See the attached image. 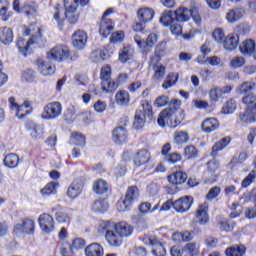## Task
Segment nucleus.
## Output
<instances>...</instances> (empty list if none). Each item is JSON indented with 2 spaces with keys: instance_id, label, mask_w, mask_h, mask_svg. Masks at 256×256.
I'll return each instance as SVG.
<instances>
[{
  "instance_id": "nucleus-1",
  "label": "nucleus",
  "mask_w": 256,
  "mask_h": 256,
  "mask_svg": "<svg viewBox=\"0 0 256 256\" xmlns=\"http://www.w3.org/2000/svg\"><path fill=\"white\" fill-rule=\"evenodd\" d=\"M23 35L30 36L29 40L23 38H18L16 45L20 53L27 56V51L31 45H36V47H43L45 45V40L41 34V28L36 24H30L28 28H24Z\"/></svg>"
},
{
  "instance_id": "nucleus-2",
  "label": "nucleus",
  "mask_w": 256,
  "mask_h": 256,
  "mask_svg": "<svg viewBox=\"0 0 256 256\" xmlns=\"http://www.w3.org/2000/svg\"><path fill=\"white\" fill-rule=\"evenodd\" d=\"M185 119V112L177 110L176 108H166L159 114L157 123L159 127H170V129H177Z\"/></svg>"
},
{
  "instance_id": "nucleus-3",
  "label": "nucleus",
  "mask_w": 256,
  "mask_h": 256,
  "mask_svg": "<svg viewBox=\"0 0 256 256\" xmlns=\"http://www.w3.org/2000/svg\"><path fill=\"white\" fill-rule=\"evenodd\" d=\"M101 79V89H95L94 93L96 95H101L102 93H113L119 84L111 79V66H104L100 72Z\"/></svg>"
},
{
  "instance_id": "nucleus-4",
  "label": "nucleus",
  "mask_w": 256,
  "mask_h": 256,
  "mask_svg": "<svg viewBox=\"0 0 256 256\" xmlns=\"http://www.w3.org/2000/svg\"><path fill=\"white\" fill-rule=\"evenodd\" d=\"M165 43L161 42L155 48V55L150 58V67H152L154 74L152 76V81H161L165 77V66L161 64V47Z\"/></svg>"
},
{
  "instance_id": "nucleus-5",
  "label": "nucleus",
  "mask_w": 256,
  "mask_h": 256,
  "mask_svg": "<svg viewBox=\"0 0 256 256\" xmlns=\"http://www.w3.org/2000/svg\"><path fill=\"white\" fill-rule=\"evenodd\" d=\"M63 113V105L59 101H53L44 105L41 118L45 121H55L59 119Z\"/></svg>"
},
{
  "instance_id": "nucleus-6",
  "label": "nucleus",
  "mask_w": 256,
  "mask_h": 256,
  "mask_svg": "<svg viewBox=\"0 0 256 256\" xmlns=\"http://www.w3.org/2000/svg\"><path fill=\"white\" fill-rule=\"evenodd\" d=\"M141 107L142 109L137 110L134 116L133 127L137 130L143 129L145 127V117H151L153 114V107L149 102H142Z\"/></svg>"
},
{
  "instance_id": "nucleus-7",
  "label": "nucleus",
  "mask_w": 256,
  "mask_h": 256,
  "mask_svg": "<svg viewBox=\"0 0 256 256\" xmlns=\"http://www.w3.org/2000/svg\"><path fill=\"white\" fill-rule=\"evenodd\" d=\"M158 39H159V35H157V33L155 32H151L147 36L146 41L143 40V38H141V36L139 35L134 36L135 43L138 45L139 49H141L144 55H147L149 51H151V49L155 47V43H157Z\"/></svg>"
},
{
  "instance_id": "nucleus-8",
  "label": "nucleus",
  "mask_w": 256,
  "mask_h": 256,
  "mask_svg": "<svg viewBox=\"0 0 256 256\" xmlns=\"http://www.w3.org/2000/svg\"><path fill=\"white\" fill-rule=\"evenodd\" d=\"M70 57L71 51L65 45H58L47 53V59H52V61H67Z\"/></svg>"
},
{
  "instance_id": "nucleus-9",
  "label": "nucleus",
  "mask_w": 256,
  "mask_h": 256,
  "mask_svg": "<svg viewBox=\"0 0 256 256\" xmlns=\"http://www.w3.org/2000/svg\"><path fill=\"white\" fill-rule=\"evenodd\" d=\"M143 243L145 245H151L153 247L152 249V255L154 256H165L167 255V250H165V247L161 242L157 241V238L155 236H145L143 238Z\"/></svg>"
},
{
  "instance_id": "nucleus-10",
  "label": "nucleus",
  "mask_w": 256,
  "mask_h": 256,
  "mask_svg": "<svg viewBox=\"0 0 256 256\" xmlns=\"http://www.w3.org/2000/svg\"><path fill=\"white\" fill-rule=\"evenodd\" d=\"M208 169L206 172V176L204 179V183L206 185H213L217 181V177H219V173H217L219 169V162L212 160L207 163Z\"/></svg>"
},
{
  "instance_id": "nucleus-11",
  "label": "nucleus",
  "mask_w": 256,
  "mask_h": 256,
  "mask_svg": "<svg viewBox=\"0 0 256 256\" xmlns=\"http://www.w3.org/2000/svg\"><path fill=\"white\" fill-rule=\"evenodd\" d=\"M38 223L43 233H53L55 231V220L47 213L39 216Z\"/></svg>"
},
{
  "instance_id": "nucleus-12",
  "label": "nucleus",
  "mask_w": 256,
  "mask_h": 256,
  "mask_svg": "<svg viewBox=\"0 0 256 256\" xmlns=\"http://www.w3.org/2000/svg\"><path fill=\"white\" fill-rule=\"evenodd\" d=\"M191 205H193V197L184 196L174 201L173 209L176 213H187L191 209Z\"/></svg>"
},
{
  "instance_id": "nucleus-13",
  "label": "nucleus",
  "mask_w": 256,
  "mask_h": 256,
  "mask_svg": "<svg viewBox=\"0 0 256 256\" xmlns=\"http://www.w3.org/2000/svg\"><path fill=\"white\" fill-rule=\"evenodd\" d=\"M26 129L30 131V137L32 139H43L45 135V128L34 121H28L26 123Z\"/></svg>"
},
{
  "instance_id": "nucleus-14",
  "label": "nucleus",
  "mask_w": 256,
  "mask_h": 256,
  "mask_svg": "<svg viewBox=\"0 0 256 256\" xmlns=\"http://www.w3.org/2000/svg\"><path fill=\"white\" fill-rule=\"evenodd\" d=\"M112 136H113V141L117 145H123L127 143L128 141V133H127V128L123 126L116 127L112 131Z\"/></svg>"
},
{
  "instance_id": "nucleus-15",
  "label": "nucleus",
  "mask_w": 256,
  "mask_h": 256,
  "mask_svg": "<svg viewBox=\"0 0 256 256\" xmlns=\"http://www.w3.org/2000/svg\"><path fill=\"white\" fill-rule=\"evenodd\" d=\"M114 231H116L122 239L124 237H131V235H133V226L125 221L114 223Z\"/></svg>"
},
{
  "instance_id": "nucleus-16",
  "label": "nucleus",
  "mask_w": 256,
  "mask_h": 256,
  "mask_svg": "<svg viewBox=\"0 0 256 256\" xmlns=\"http://www.w3.org/2000/svg\"><path fill=\"white\" fill-rule=\"evenodd\" d=\"M72 43L75 49H83L87 45V33L83 30H77L72 35Z\"/></svg>"
},
{
  "instance_id": "nucleus-17",
  "label": "nucleus",
  "mask_w": 256,
  "mask_h": 256,
  "mask_svg": "<svg viewBox=\"0 0 256 256\" xmlns=\"http://www.w3.org/2000/svg\"><path fill=\"white\" fill-rule=\"evenodd\" d=\"M209 205L207 203L200 204L196 211V219L200 225L209 223Z\"/></svg>"
},
{
  "instance_id": "nucleus-18",
  "label": "nucleus",
  "mask_w": 256,
  "mask_h": 256,
  "mask_svg": "<svg viewBox=\"0 0 256 256\" xmlns=\"http://www.w3.org/2000/svg\"><path fill=\"white\" fill-rule=\"evenodd\" d=\"M115 29V22L109 18H102L100 22L99 33L102 37H109Z\"/></svg>"
},
{
  "instance_id": "nucleus-19",
  "label": "nucleus",
  "mask_w": 256,
  "mask_h": 256,
  "mask_svg": "<svg viewBox=\"0 0 256 256\" xmlns=\"http://www.w3.org/2000/svg\"><path fill=\"white\" fill-rule=\"evenodd\" d=\"M137 17L141 23H149L155 17V10L149 7H142L137 11Z\"/></svg>"
},
{
  "instance_id": "nucleus-20",
  "label": "nucleus",
  "mask_w": 256,
  "mask_h": 256,
  "mask_svg": "<svg viewBox=\"0 0 256 256\" xmlns=\"http://www.w3.org/2000/svg\"><path fill=\"white\" fill-rule=\"evenodd\" d=\"M255 47H256L255 40L253 39L244 40L239 45L240 53H242V55H245L246 57H251V55L255 54Z\"/></svg>"
},
{
  "instance_id": "nucleus-21",
  "label": "nucleus",
  "mask_w": 256,
  "mask_h": 256,
  "mask_svg": "<svg viewBox=\"0 0 256 256\" xmlns=\"http://www.w3.org/2000/svg\"><path fill=\"white\" fill-rule=\"evenodd\" d=\"M245 15V9L241 6L230 9L226 13V20L228 23H235Z\"/></svg>"
},
{
  "instance_id": "nucleus-22",
  "label": "nucleus",
  "mask_w": 256,
  "mask_h": 256,
  "mask_svg": "<svg viewBox=\"0 0 256 256\" xmlns=\"http://www.w3.org/2000/svg\"><path fill=\"white\" fill-rule=\"evenodd\" d=\"M150 160H151V153H149V151L145 149L139 150L134 155V164L137 167H141L142 165H147V162Z\"/></svg>"
},
{
  "instance_id": "nucleus-23",
  "label": "nucleus",
  "mask_w": 256,
  "mask_h": 256,
  "mask_svg": "<svg viewBox=\"0 0 256 256\" xmlns=\"http://www.w3.org/2000/svg\"><path fill=\"white\" fill-rule=\"evenodd\" d=\"M105 240L110 247H121V245H123V238L115 230L108 232L105 236Z\"/></svg>"
},
{
  "instance_id": "nucleus-24",
  "label": "nucleus",
  "mask_w": 256,
  "mask_h": 256,
  "mask_svg": "<svg viewBox=\"0 0 256 256\" xmlns=\"http://www.w3.org/2000/svg\"><path fill=\"white\" fill-rule=\"evenodd\" d=\"M174 15L178 23H186V21L191 19V9L181 6L174 11Z\"/></svg>"
},
{
  "instance_id": "nucleus-25",
  "label": "nucleus",
  "mask_w": 256,
  "mask_h": 256,
  "mask_svg": "<svg viewBox=\"0 0 256 256\" xmlns=\"http://www.w3.org/2000/svg\"><path fill=\"white\" fill-rule=\"evenodd\" d=\"M201 127L204 133H213V131L219 129V120L216 118H207L202 122Z\"/></svg>"
},
{
  "instance_id": "nucleus-26",
  "label": "nucleus",
  "mask_w": 256,
  "mask_h": 256,
  "mask_svg": "<svg viewBox=\"0 0 256 256\" xmlns=\"http://www.w3.org/2000/svg\"><path fill=\"white\" fill-rule=\"evenodd\" d=\"M222 43L226 51H233V49H237V46L239 45V36L236 34H230Z\"/></svg>"
},
{
  "instance_id": "nucleus-27",
  "label": "nucleus",
  "mask_w": 256,
  "mask_h": 256,
  "mask_svg": "<svg viewBox=\"0 0 256 256\" xmlns=\"http://www.w3.org/2000/svg\"><path fill=\"white\" fill-rule=\"evenodd\" d=\"M116 105H120L121 107H127L129 105V101H131V96L129 92L125 90H119L115 94Z\"/></svg>"
},
{
  "instance_id": "nucleus-28",
  "label": "nucleus",
  "mask_w": 256,
  "mask_h": 256,
  "mask_svg": "<svg viewBox=\"0 0 256 256\" xmlns=\"http://www.w3.org/2000/svg\"><path fill=\"white\" fill-rule=\"evenodd\" d=\"M0 43H3V45H10V43H13V30L11 28H0Z\"/></svg>"
},
{
  "instance_id": "nucleus-29",
  "label": "nucleus",
  "mask_w": 256,
  "mask_h": 256,
  "mask_svg": "<svg viewBox=\"0 0 256 256\" xmlns=\"http://www.w3.org/2000/svg\"><path fill=\"white\" fill-rule=\"evenodd\" d=\"M247 253V248L243 245H233L225 250L226 256H244Z\"/></svg>"
},
{
  "instance_id": "nucleus-30",
  "label": "nucleus",
  "mask_w": 256,
  "mask_h": 256,
  "mask_svg": "<svg viewBox=\"0 0 256 256\" xmlns=\"http://www.w3.org/2000/svg\"><path fill=\"white\" fill-rule=\"evenodd\" d=\"M83 191V184L81 182L74 181L67 190V195L70 199H75L81 195Z\"/></svg>"
},
{
  "instance_id": "nucleus-31",
  "label": "nucleus",
  "mask_w": 256,
  "mask_h": 256,
  "mask_svg": "<svg viewBox=\"0 0 256 256\" xmlns=\"http://www.w3.org/2000/svg\"><path fill=\"white\" fill-rule=\"evenodd\" d=\"M3 163L8 169H17V167H19V155L15 153L7 154Z\"/></svg>"
},
{
  "instance_id": "nucleus-32",
  "label": "nucleus",
  "mask_w": 256,
  "mask_h": 256,
  "mask_svg": "<svg viewBox=\"0 0 256 256\" xmlns=\"http://www.w3.org/2000/svg\"><path fill=\"white\" fill-rule=\"evenodd\" d=\"M168 181L169 183H172V185H182V183L187 181V173H184L183 171L174 172L168 176Z\"/></svg>"
},
{
  "instance_id": "nucleus-33",
  "label": "nucleus",
  "mask_w": 256,
  "mask_h": 256,
  "mask_svg": "<svg viewBox=\"0 0 256 256\" xmlns=\"http://www.w3.org/2000/svg\"><path fill=\"white\" fill-rule=\"evenodd\" d=\"M103 246L99 243H92L85 248L86 256H103Z\"/></svg>"
},
{
  "instance_id": "nucleus-34",
  "label": "nucleus",
  "mask_w": 256,
  "mask_h": 256,
  "mask_svg": "<svg viewBox=\"0 0 256 256\" xmlns=\"http://www.w3.org/2000/svg\"><path fill=\"white\" fill-rule=\"evenodd\" d=\"M38 71L41 73V75H44V77H48L49 75H53L55 73V66L43 60H38Z\"/></svg>"
},
{
  "instance_id": "nucleus-35",
  "label": "nucleus",
  "mask_w": 256,
  "mask_h": 256,
  "mask_svg": "<svg viewBox=\"0 0 256 256\" xmlns=\"http://www.w3.org/2000/svg\"><path fill=\"white\" fill-rule=\"evenodd\" d=\"M112 231H115V223L111 221H102L97 228V233H99V235L106 236Z\"/></svg>"
},
{
  "instance_id": "nucleus-36",
  "label": "nucleus",
  "mask_w": 256,
  "mask_h": 256,
  "mask_svg": "<svg viewBox=\"0 0 256 256\" xmlns=\"http://www.w3.org/2000/svg\"><path fill=\"white\" fill-rule=\"evenodd\" d=\"M229 143H231V138L229 137H224L218 142H216L212 147V152H211L212 157H217V153H219V151H223Z\"/></svg>"
},
{
  "instance_id": "nucleus-37",
  "label": "nucleus",
  "mask_w": 256,
  "mask_h": 256,
  "mask_svg": "<svg viewBox=\"0 0 256 256\" xmlns=\"http://www.w3.org/2000/svg\"><path fill=\"white\" fill-rule=\"evenodd\" d=\"M59 188V182H49L44 188L41 189L40 193L42 197H50V195H55L57 189Z\"/></svg>"
},
{
  "instance_id": "nucleus-38",
  "label": "nucleus",
  "mask_w": 256,
  "mask_h": 256,
  "mask_svg": "<svg viewBox=\"0 0 256 256\" xmlns=\"http://www.w3.org/2000/svg\"><path fill=\"white\" fill-rule=\"evenodd\" d=\"M173 239L174 241H182L183 243H189V241H193V232H176L173 234Z\"/></svg>"
},
{
  "instance_id": "nucleus-39",
  "label": "nucleus",
  "mask_w": 256,
  "mask_h": 256,
  "mask_svg": "<svg viewBox=\"0 0 256 256\" xmlns=\"http://www.w3.org/2000/svg\"><path fill=\"white\" fill-rule=\"evenodd\" d=\"M94 213H105L109 209V203L105 200H95L91 206Z\"/></svg>"
},
{
  "instance_id": "nucleus-40",
  "label": "nucleus",
  "mask_w": 256,
  "mask_h": 256,
  "mask_svg": "<svg viewBox=\"0 0 256 256\" xmlns=\"http://www.w3.org/2000/svg\"><path fill=\"white\" fill-rule=\"evenodd\" d=\"M175 21L176 18H173V11L171 10L164 11L160 17V23L164 27H170Z\"/></svg>"
},
{
  "instance_id": "nucleus-41",
  "label": "nucleus",
  "mask_w": 256,
  "mask_h": 256,
  "mask_svg": "<svg viewBox=\"0 0 256 256\" xmlns=\"http://www.w3.org/2000/svg\"><path fill=\"white\" fill-rule=\"evenodd\" d=\"M125 199H127L130 203H135L139 199V188L137 186H130L128 187Z\"/></svg>"
},
{
  "instance_id": "nucleus-42",
  "label": "nucleus",
  "mask_w": 256,
  "mask_h": 256,
  "mask_svg": "<svg viewBox=\"0 0 256 256\" xmlns=\"http://www.w3.org/2000/svg\"><path fill=\"white\" fill-rule=\"evenodd\" d=\"M177 81H179V73H170L164 80L162 87L164 89H171V87H173Z\"/></svg>"
},
{
  "instance_id": "nucleus-43",
  "label": "nucleus",
  "mask_w": 256,
  "mask_h": 256,
  "mask_svg": "<svg viewBox=\"0 0 256 256\" xmlns=\"http://www.w3.org/2000/svg\"><path fill=\"white\" fill-rule=\"evenodd\" d=\"M134 50L130 46L124 47L119 52V61L121 63H127L131 57H133Z\"/></svg>"
},
{
  "instance_id": "nucleus-44",
  "label": "nucleus",
  "mask_w": 256,
  "mask_h": 256,
  "mask_svg": "<svg viewBox=\"0 0 256 256\" xmlns=\"http://www.w3.org/2000/svg\"><path fill=\"white\" fill-rule=\"evenodd\" d=\"M0 17L2 21H9L11 13L9 12V2L6 0H0Z\"/></svg>"
},
{
  "instance_id": "nucleus-45",
  "label": "nucleus",
  "mask_w": 256,
  "mask_h": 256,
  "mask_svg": "<svg viewBox=\"0 0 256 256\" xmlns=\"http://www.w3.org/2000/svg\"><path fill=\"white\" fill-rule=\"evenodd\" d=\"M184 256H197L199 255V248L195 242L187 243L183 247Z\"/></svg>"
},
{
  "instance_id": "nucleus-46",
  "label": "nucleus",
  "mask_w": 256,
  "mask_h": 256,
  "mask_svg": "<svg viewBox=\"0 0 256 256\" xmlns=\"http://www.w3.org/2000/svg\"><path fill=\"white\" fill-rule=\"evenodd\" d=\"M70 143L79 147H85V136L78 132H73L70 137Z\"/></svg>"
},
{
  "instance_id": "nucleus-47",
  "label": "nucleus",
  "mask_w": 256,
  "mask_h": 256,
  "mask_svg": "<svg viewBox=\"0 0 256 256\" xmlns=\"http://www.w3.org/2000/svg\"><path fill=\"white\" fill-rule=\"evenodd\" d=\"M219 225L220 231H226V233H229L230 231L235 229V227H237V223L235 221L227 219L220 221Z\"/></svg>"
},
{
  "instance_id": "nucleus-48",
  "label": "nucleus",
  "mask_w": 256,
  "mask_h": 256,
  "mask_svg": "<svg viewBox=\"0 0 256 256\" xmlns=\"http://www.w3.org/2000/svg\"><path fill=\"white\" fill-rule=\"evenodd\" d=\"M109 190V186L105 182V180H98L94 183L93 191L97 193V195H103V193H107Z\"/></svg>"
},
{
  "instance_id": "nucleus-49",
  "label": "nucleus",
  "mask_w": 256,
  "mask_h": 256,
  "mask_svg": "<svg viewBox=\"0 0 256 256\" xmlns=\"http://www.w3.org/2000/svg\"><path fill=\"white\" fill-rule=\"evenodd\" d=\"M189 141V134L185 131H176L174 133V143L176 145H183V143H187Z\"/></svg>"
},
{
  "instance_id": "nucleus-50",
  "label": "nucleus",
  "mask_w": 256,
  "mask_h": 256,
  "mask_svg": "<svg viewBox=\"0 0 256 256\" xmlns=\"http://www.w3.org/2000/svg\"><path fill=\"white\" fill-rule=\"evenodd\" d=\"M183 155L186 159H196L199 157V150L194 145H188L184 148Z\"/></svg>"
},
{
  "instance_id": "nucleus-51",
  "label": "nucleus",
  "mask_w": 256,
  "mask_h": 256,
  "mask_svg": "<svg viewBox=\"0 0 256 256\" xmlns=\"http://www.w3.org/2000/svg\"><path fill=\"white\" fill-rule=\"evenodd\" d=\"M25 235H32L35 233V221L33 219L26 218L22 221Z\"/></svg>"
},
{
  "instance_id": "nucleus-52",
  "label": "nucleus",
  "mask_w": 256,
  "mask_h": 256,
  "mask_svg": "<svg viewBox=\"0 0 256 256\" xmlns=\"http://www.w3.org/2000/svg\"><path fill=\"white\" fill-rule=\"evenodd\" d=\"M65 13H76L79 0H64Z\"/></svg>"
},
{
  "instance_id": "nucleus-53",
  "label": "nucleus",
  "mask_w": 256,
  "mask_h": 256,
  "mask_svg": "<svg viewBox=\"0 0 256 256\" xmlns=\"http://www.w3.org/2000/svg\"><path fill=\"white\" fill-rule=\"evenodd\" d=\"M76 113H77V110L75 109V106L73 105L68 106L64 111V121L68 123H73V121H75Z\"/></svg>"
},
{
  "instance_id": "nucleus-54",
  "label": "nucleus",
  "mask_w": 256,
  "mask_h": 256,
  "mask_svg": "<svg viewBox=\"0 0 256 256\" xmlns=\"http://www.w3.org/2000/svg\"><path fill=\"white\" fill-rule=\"evenodd\" d=\"M255 89V82H244L240 86H238V93L240 95H247V93L253 91Z\"/></svg>"
},
{
  "instance_id": "nucleus-55",
  "label": "nucleus",
  "mask_w": 256,
  "mask_h": 256,
  "mask_svg": "<svg viewBox=\"0 0 256 256\" xmlns=\"http://www.w3.org/2000/svg\"><path fill=\"white\" fill-rule=\"evenodd\" d=\"M58 249L61 256H73V248L67 242L58 244Z\"/></svg>"
},
{
  "instance_id": "nucleus-56",
  "label": "nucleus",
  "mask_w": 256,
  "mask_h": 256,
  "mask_svg": "<svg viewBox=\"0 0 256 256\" xmlns=\"http://www.w3.org/2000/svg\"><path fill=\"white\" fill-rule=\"evenodd\" d=\"M236 109H237V103H235V100H229L224 104L222 108V113H224V115H231L235 113Z\"/></svg>"
},
{
  "instance_id": "nucleus-57",
  "label": "nucleus",
  "mask_w": 256,
  "mask_h": 256,
  "mask_svg": "<svg viewBox=\"0 0 256 256\" xmlns=\"http://www.w3.org/2000/svg\"><path fill=\"white\" fill-rule=\"evenodd\" d=\"M256 179V171L252 170L250 173L243 179L241 185L244 189H247L252 183L255 182Z\"/></svg>"
},
{
  "instance_id": "nucleus-58",
  "label": "nucleus",
  "mask_w": 256,
  "mask_h": 256,
  "mask_svg": "<svg viewBox=\"0 0 256 256\" xmlns=\"http://www.w3.org/2000/svg\"><path fill=\"white\" fill-rule=\"evenodd\" d=\"M240 121L241 123H253L255 121L253 110L247 109L243 114H240Z\"/></svg>"
},
{
  "instance_id": "nucleus-59",
  "label": "nucleus",
  "mask_w": 256,
  "mask_h": 256,
  "mask_svg": "<svg viewBox=\"0 0 256 256\" xmlns=\"http://www.w3.org/2000/svg\"><path fill=\"white\" fill-rule=\"evenodd\" d=\"M243 65H245V58L243 56H235L230 61V67H233V69H239Z\"/></svg>"
},
{
  "instance_id": "nucleus-60",
  "label": "nucleus",
  "mask_w": 256,
  "mask_h": 256,
  "mask_svg": "<svg viewBox=\"0 0 256 256\" xmlns=\"http://www.w3.org/2000/svg\"><path fill=\"white\" fill-rule=\"evenodd\" d=\"M220 193H221V188L219 186L212 187L206 195L207 201H213V199H217Z\"/></svg>"
},
{
  "instance_id": "nucleus-61",
  "label": "nucleus",
  "mask_w": 256,
  "mask_h": 256,
  "mask_svg": "<svg viewBox=\"0 0 256 256\" xmlns=\"http://www.w3.org/2000/svg\"><path fill=\"white\" fill-rule=\"evenodd\" d=\"M32 112L33 109H27L25 106L20 105L16 108V117H18V119H25V117H27V115Z\"/></svg>"
},
{
  "instance_id": "nucleus-62",
  "label": "nucleus",
  "mask_w": 256,
  "mask_h": 256,
  "mask_svg": "<svg viewBox=\"0 0 256 256\" xmlns=\"http://www.w3.org/2000/svg\"><path fill=\"white\" fill-rule=\"evenodd\" d=\"M55 219L58 221V223H69V221H71V215L59 211L55 213Z\"/></svg>"
},
{
  "instance_id": "nucleus-63",
  "label": "nucleus",
  "mask_w": 256,
  "mask_h": 256,
  "mask_svg": "<svg viewBox=\"0 0 256 256\" xmlns=\"http://www.w3.org/2000/svg\"><path fill=\"white\" fill-rule=\"evenodd\" d=\"M170 31L172 35H176V37H179V35L183 34V26H181L179 21H175L171 26H170Z\"/></svg>"
},
{
  "instance_id": "nucleus-64",
  "label": "nucleus",
  "mask_w": 256,
  "mask_h": 256,
  "mask_svg": "<svg viewBox=\"0 0 256 256\" xmlns=\"http://www.w3.org/2000/svg\"><path fill=\"white\" fill-rule=\"evenodd\" d=\"M209 98L212 103H217L221 99V93L219 92V87H213L209 91Z\"/></svg>"
}]
</instances>
